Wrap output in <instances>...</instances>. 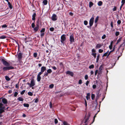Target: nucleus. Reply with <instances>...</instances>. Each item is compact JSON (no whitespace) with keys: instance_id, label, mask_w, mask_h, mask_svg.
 <instances>
[{"instance_id":"1","label":"nucleus","mask_w":125,"mask_h":125,"mask_svg":"<svg viewBox=\"0 0 125 125\" xmlns=\"http://www.w3.org/2000/svg\"><path fill=\"white\" fill-rule=\"evenodd\" d=\"M90 116V114L88 113L87 115H86L84 118V120H85L84 123H86L89 121V119Z\"/></svg>"},{"instance_id":"2","label":"nucleus","mask_w":125,"mask_h":125,"mask_svg":"<svg viewBox=\"0 0 125 125\" xmlns=\"http://www.w3.org/2000/svg\"><path fill=\"white\" fill-rule=\"evenodd\" d=\"M13 67L10 66H8V67H4L3 69L4 71L9 70L10 69H13Z\"/></svg>"},{"instance_id":"3","label":"nucleus","mask_w":125,"mask_h":125,"mask_svg":"<svg viewBox=\"0 0 125 125\" xmlns=\"http://www.w3.org/2000/svg\"><path fill=\"white\" fill-rule=\"evenodd\" d=\"M125 45V41H124L123 42V44H121L120 46V47H119L117 49V50L115 52V54H117L118 53H119V49L120 47L122 46H124Z\"/></svg>"},{"instance_id":"4","label":"nucleus","mask_w":125,"mask_h":125,"mask_svg":"<svg viewBox=\"0 0 125 125\" xmlns=\"http://www.w3.org/2000/svg\"><path fill=\"white\" fill-rule=\"evenodd\" d=\"M66 40L65 35L64 34L62 35L61 37V42L63 43Z\"/></svg>"},{"instance_id":"5","label":"nucleus","mask_w":125,"mask_h":125,"mask_svg":"<svg viewBox=\"0 0 125 125\" xmlns=\"http://www.w3.org/2000/svg\"><path fill=\"white\" fill-rule=\"evenodd\" d=\"M94 18L92 17L90 19L89 22V24L90 26H92L94 22Z\"/></svg>"},{"instance_id":"6","label":"nucleus","mask_w":125,"mask_h":125,"mask_svg":"<svg viewBox=\"0 0 125 125\" xmlns=\"http://www.w3.org/2000/svg\"><path fill=\"white\" fill-rule=\"evenodd\" d=\"M46 67L44 66H42L41 67V72H40L39 73L40 74H42L44 71L46 70Z\"/></svg>"},{"instance_id":"7","label":"nucleus","mask_w":125,"mask_h":125,"mask_svg":"<svg viewBox=\"0 0 125 125\" xmlns=\"http://www.w3.org/2000/svg\"><path fill=\"white\" fill-rule=\"evenodd\" d=\"M3 64L5 66H10V64L5 61L3 60H2Z\"/></svg>"},{"instance_id":"8","label":"nucleus","mask_w":125,"mask_h":125,"mask_svg":"<svg viewBox=\"0 0 125 125\" xmlns=\"http://www.w3.org/2000/svg\"><path fill=\"white\" fill-rule=\"evenodd\" d=\"M57 17L56 15L55 14H54L52 15V19L53 21H55L57 20Z\"/></svg>"},{"instance_id":"9","label":"nucleus","mask_w":125,"mask_h":125,"mask_svg":"<svg viewBox=\"0 0 125 125\" xmlns=\"http://www.w3.org/2000/svg\"><path fill=\"white\" fill-rule=\"evenodd\" d=\"M35 85V83L33 80H32L31 82V83L30 84V87L34 86Z\"/></svg>"},{"instance_id":"10","label":"nucleus","mask_w":125,"mask_h":125,"mask_svg":"<svg viewBox=\"0 0 125 125\" xmlns=\"http://www.w3.org/2000/svg\"><path fill=\"white\" fill-rule=\"evenodd\" d=\"M102 44H97L95 48L96 49L99 48L103 46Z\"/></svg>"},{"instance_id":"11","label":"nucleus","mask_w":125,"mask_h":125,"mask_svg":"<svg viewBox=\"0 0 125 125\" xmlns=\"http://www.w3.org/2000/svg\"><path fill=\"white\" fill-rule=\"evenodd\" d=\"M41 74H40V73H39L37 75V81L38 82H40V81L41 79V77L40 75H41Z\"/></svg>"},{"instance_id":"12","label":"nucleus","mask_w":125,"mask_h":125,"mask_svg":"<svg viewBox=\"0 0 125 125\" xmlns=\"http://www.w3.org/2000/svg\"><path fill=\"white\" fill-rule=\"evenodd\" d=\"M2 101L3 103L4 104H7V100L5 98L2 99Z\"/></svg>"},{"instance_id":"13","label":"nucleus","mask_w":125,"mask_h":125,"mask_svg":"<svg viewBox=\"0 0 125 125\" xmlns=\"http://www.w3.org/2000/svg\"><path fill=\"white\" fill-rule=\"evenodd\" d=\"M22 54L21 53H19L18 54V57L19 60L21 59L22 58Z\"/></svg>"},{"instance_id":"14","label":"nucleus","mask_w":125,"mask_h":125,"mask_svg":"<svg viewBox=\"0 0 125 125\" xmlns=\"http://www.w3.org/2000/svg\"><path fill=\"white\" fill-rule=\"evenodd\" d=\"M115 46H114V48H113V50H111V51H110L108 53V54H107V56H109L110 54H111V53L112 52H113L115 50Z\"/></svg>"},{"instance_id":"15","label":"nucleus","mask_w":125,"mask_h":125,"mask_svg":"<svg viewBox=\"0 0 125 125\" xmlns=\"http://www.w3.org/2000/svg\"><path fill=\"white\" fill-rule=\"evenodd\" d=\"M113 43V42L112 41L111 42L110 45L109 46V48L110 50H111L112 49Z\"/></svg>"},{"instance_id":"16","label":"nucleus","mask_w":125,"mask_h":125,"mask_svg":"<svg viewBox=\"0 0 125 125\" xmlns=\"http://www.w3.org/2000/svg\"><path fill=\"white\" fill-rule=\"evenodd\" d=\"M103 2L101 1H98L97 3V4L98 6H102L103 4Z\"/></svg>"},{"instance_id":"17","label":"nucleus","mask_w":125,"mask_h":125,"mask_svg":"<svg viewBox=\"0 0 125 125\" xmlns=\"http://www.w3.org/2000/svg\"><path fill=\"white\" fill-rule=\"evenodd\" d=\"M100 95L99 94V93L97 94V96L96 97L95 101L97 103V100L100 97Z\"/></svg>"},{"instance_id":"18","label":"nucleus","mask_w":125,"mask_h":125,"mask_svg":"<svg viewBox=\"0 0 125 125\" xmlns=\"http://www.w3.org/2000/svg\"><path fill=\"white\" fill-rule=\"evenodd\" d=\"M109 52V51H108L104 53L102 56V57L106 56H107V54Z\"/></svg>"},{"instance_id":"19","label":"nucleus","mask_w":125,"mask_h":125,"mask_svg":"<svg viewBox=\"0 0 125 125\" xmlns=\"http://www.w3.org/2000/svg\"><path fill=\"white\" fill-rule=\"evenodd\" d=\"M103 68V66L102 65H101L100 66L99 68V71H102V70Z\"/></svg>"},{"instance_id":"20","label":"nucleus","mask_w":125,"mask_h":125,"mask_svg":"<svg viewBox=\"0 0 125 125\" xmlns=\"http://www.w3.org/2000/svg\"><path fill=\"white\" fill-rule=\"evenodd\" d=\"M74 39L73 36L71 35V43L72 42H74Z\"/></svg>"},{"instance_id":"21","label":"nucleus","mask_w":125,"mask_h":125,"mask_svg":"<svg viewBox=\"0 0 125 125\" xmlns=\"http://www.w3.org/2000/svg\"><path fill=\"white\" fill-rule=\"evenodd\" d=\"M39 28V26L38 25H37L36 27L34 28V30L35 31H36L38 30Z\"/></svg>"},{"instance_id":"22","label":"nucleus","mask_w":125,"mask_h":125,"mask_svg":"<svg viewBox=\"0 0 125 125\" xmlns=\"http://www.w3.org/2000/svg\"><path fill=\"white\" fill-rule=\"evenodd\" d=\"M93 3L92 2H90L89 3V7L90 8H91L93 5Z\"/></svg>"},{"instance_id":"23","label":"nucleus","mask_w":125,"mask_h":125,"mask_svg":"<svg viewBox=\"0 0 125 125\" xmlns=\"http://www.w3.org/2000/svg\"><path fill=\"white\" fill-rule=\"evenodd\" d=\"M100 54H98L97 56V58L96 61V63H97L98 62V61L100 58Z\"/></svg>"},{"instance_id":"24","label":"nucleus","mask_w":125,"mask_h":125,"mask_svg":"<svg viewBox=\"0 0 125 125\" xmlns=\"http://www.w3.org/2000/svg\"><path fill=\"white\" fill-rule=\"evenodd\" d=\"M36 14L35 13H34L32 15V20H34L35 19V16Z\"/></svg>"},{"instance_id":"25","label":"nucleus","mask_w":125,"mask_h":125,"mask_svg":"<svg viewBox=\"0 0 125 125\" xmlns=\"http://www.w3.org/2000/svg\"><path fill=\"white\" fill-rule=\"evenodd\" d=\"M90 95L89 93L87 94V95L86 96V98L87 100H88L90 98Z\"/></svg>"},{"instance_id":"26","label":"nucleus","mask_w":125,"mask_h":125,"mask_svg":"<svg viewBox=\"0 0 125 125\" xmlns=\"http://www.w3.org/2000/svg\"><path fill=\"white\" fill-rule=\"evenodd\" d=\"M4 109L0 108V114H2L3 112H4Z\"/></svg>"},{"instance_id":"27","label":"nucleus","mask_w":125,"mask_h":125,"mask_svg":"<svg viewBox=\"0 0 125 125\" xmlns=\"http://www.w3.org/2000/svg\"><path fill=\"white\" fill-rule=\"evenodd\" d=\"M99 111H98V112H97V113L95 115H94V119H93V122L91 123V124L90 125H91V124H92V123H93L94 122V120H95V118L96 116V115L98 113Z\"/></svg>"},{"instance_id":"28","label":"nucleus","mask_w":125,"mask_h":125,"mask_svg":"<svg viewBox=\"0 0 125 125\" xmlns=\"http://www.w3.org/2000/svg\"><path fill=\"white\" fill-rule=\"evenodd\" d=\"M48 1L47 0H44L43 1V3L44 5H46L47 4Z\"/></svg>"},{"instance_id":"29","label":"nucleus","mask_w":125,"mask_h":125,"mask_svg":"<svg viewBox=\"0 0 125 125\" xmlns=\"http://www.w3.org/2000/svg\"><path fill=\"white\" fill-rule=\"evenodd\" d=\"M0 108L4 109V107L3 106V104L1 103H0Z\"/></svg>"},{"instance_id":"30","label":"nucleus","mask_w":125,"mask_h":125,"mask_svg":"<svg viewBox=\"0 0 125 125\" xmlns=\"http://www.w3.org/2000/svg\"><path fill=\"white\" fill-rule=\"evenodd\" d=\"M99 17L98 16H97L96 18L95 19V23H96L98 21V19H99Z\"/></svg>"},{"instance_id":"31","label":"nucleus","mask_w":125,"mask_h":125,"mask_svg":"<svg viewBox=\"0 0 125 125\" xmlns=\"http://www.w3.org/2000/svg\"><path fill=\"white\" fill-rule=\"evenodd\" d=\"M92 55L94 56V58H96V53H92Z\"/></svg>"},{"instance_id":"32","label":"nucleus","mask_w":125,"mask_h":125,"mask_svg":"<svg viewBox=\"0 0 125 125\" xmlns=\"http://www.w3.org/2000/svg\"><path fill=\"white\" fill-rule=\"evenodd\" d=\"M95 97L94 94H92L91 95V99L92 100H93L94 99Z\"/></svg>"},{"instance_id":"33","label":"nucleus","mask_w":125,"mask_h":125,"mask_svg":"<svg viewBox=\"0 0 125 125\" xmlns=\"http://www.w3.org/2000/svg\"><path fill=\"white\" fill-rule=\"evenodd\" d=\"M18 99V100H19L20 101H23V99L21 97H19Z\"/></svg>"},{"instance_id":"34","label":"nucleus","mask_w":125,"mask_h":125,"mask_svg":"<svg viewBox=\"0 0 125 125\" xmlns=\"http://www.w3.org/2000/svg\"><path fill=\"white\" fill-rule=\"evenodd\" d=\"M94 68V64H92L91 65H90L89 67V69H93Z\"/></svg>"},{"instance_id":"35","label":"nucleus","mask_w":125,"mask_h":125,"mask_svg":"<svg viewBox=\"0 0 125 125\" xmlns=\"http://www.w3.org/2000/svg\"><path fill=\"white\" fill-rule=\"evenodd\" d=\"M23 105L24 107H28L29 106V105L28 104H23Z\"/></svg>"},{"instance_id":"36","label":"nucleus","mask_w":125,"mask_h":125,"mask_svg":"<svg viewBox=\"0 0 125 125\" xmlns=\"http://www.w3.org/2000/svg\"><path fill=\"white\" fill-rule=\"evenodd\" d=\"M5 78L8 81H9L10 80V78L7 76H6L5 77Z\"/></svg>"},{"instance_id":"37","label":"nucleus","mask_w":125,"mask_h":125,"mask_svg":"<svg viewBox=\"0 0 125 125\" xmlns=\"http://www.w3.org/2000/svg\"><path fill=\"white\" fill-rule=\"evenodd\" d=\"M47 72L48 73H50L52 72V70L51 69H49L47 71Z\"/></svg>"},{"instance_id":"38","label":"nucleus","mask_w":125,"mask_h":125,"mask_svg":"<svg viewBox=\"0 0 125 125\" xmlns=\"http://www.w3.org/2000/svg\"><path fill=\"white\" fill-rule=\"evenodd\" d=\"M63 125H70V124H68L66 122L64 121L63 122Z\"/></svg>"},{"instance_id":"39","label":"nucleus","mask_w":125,"mask_h":125,"mask_svg":"<svg viewBox=\"0 0 125 125\" xmlns=\"http://www.w3.org/2000/svg\"><path fill=\"white\" fill-rule=\"evenodd\" d=\"M6 38V37L4 35H2L0 37V39H4L5 38Z\"/></svg>"},{"instance_id":"40","label":"nucleus","mask_w":125,"mask_h":125,"mask_svg":"<svg viewBox=\"0 0 125 125\" xmlns=\"http://www.w3.org/2000/svg\"><path fill=\"white\" fill-rule=\"evenodd\" d=\"M84 24L85 25H87L88 24V21H84Z\"/></svg>"},{"instance_id":"41","label":"nucleus","mask_w":125,"mask_h":125,"mask_svg":"<svg viewBox=\"0 0 125 125\" xmlns=\"http://www.w3.org/2000/svg\"><path fill=\"white\" fill-rule=\"evenodd\" d=\"M119 33H120L119 31H116L115 33L116 36H118L119 34Z\"/></svg>"},{"instance_id":"42","label":"nucleus","mask_w":125,"mask_h":125,"mask_svg":"<svg viewBox=\"0 0 125 125\" xmlns=\"http://www.w3.org/2000/svg\"><path fill=\"white\" fill-rule=\"evenodd\" d=\"M103 50L100 49H99L98 50L99 52V53H102L103 52Z\"/></svg>"},{"instance_id":"43","label":"nucleus","mask_w":125,"mask_h":125,"mask_svg":"<svg viewBox=\"0 0 125 125\" xmlns=\"http://www.w3.org/2000/svg\"><path fill=\"white\" fill-rule=\"evenodd\" d=\"M121 40V38H120L119 39H118L117 41V42L116 43V44H117L119 42H120Z\"/></svg>"},{"instance_id":"44","label":"nucleus","mask_w":125,"mask_h":125,"mask_svg":"<svg viewBox=\"0 0 125 125\" xmlns=\"http://www.w3.org/2000/svg\"><path fill=\"white\" fill-rule=\"evenodd\" d=\"M54 86V85L53 84H51L49 86V87L51 88H52Z\"/></svg>"},{"instance_id":"45","label":"nucleus","mask_w":125,"mask_h":125,"mask_svg":"<svg viewBox=\"0 0 125 125\" xmlns=\"http://www.w3.org/2000/svg\"><path fill=\"white\" fill-rule=\"evenodd\" d=\"M37 53L35 52L33 54V56L35 57H36L37 56Z\"/></svg>"},{"instance_id":"46","label":"nucleus","mask_w":125,"mask_h":125,"mask_svg":"<svg viewBox=\"0 0 125 125\" xmlns=\"http://www.w3.org/2000/svg\"><path fill=\"white\" fill-rule=\"evenodd\" d=\"M82 83V80L81 79L79 80L78 81V83L80 84H81Z\"/></svg>"},{"instance_id":"47","label":"nucleus","mask_w":125,"mask_h":125,"mask_svg":"<svg viewBox=\"0 0 125 125\" xmlns=\"http://www.w3.org/2000/svg\"><path fill=\"white\" fill-rule=\"evenodd\" d=\"M106 37V35L105 34H104L102 37V39H105Z\"/></svg>"},{"instance_id":"48","label":"nucleus","mask_w":125,"mask_h":125,"mask_svg":"<svg viewBox=\"0 0 125 125\" xmlns=\"http://www.w3.org/2000/svg\"><path fill=\"white\" fill-rule=\"evenodd\" d=\"M85 80H87L88 79V76L87 75H86L85 76Z\"/></svg>"},{"instance_id":"49","label":"nucleus","mask_w":125,"mask_h":125,"mask_svg":"<svg viewBox=\"0 0 125 125\" xmlns=\"http://www.w3.org/2000/svg\"><path fill=\"white\" fill-rule=\"evenodd\" d=\"M28 94L30 96H32L33 95L32 93L31 92H28Z\"/></svg>"},{"instance_id":"50","label":"nucleus","mask_w":125,"mask_h":125,"mask_svg":"<svg viewBox=\"0 0 125 125\" xmlns=\"http://www.w3.org/2000/svg\"><path fill=\"white\" fill-rule=\"evenodd\" d=\"M25 92V90H23L21 92V94H22V95Z\"/></svg>"},{"instance_id":"51","label":"nucleus","mask_w":125,"mask_h":125,"mask_svg":"<svg viewBox=\"0 0 125 125\" xmlns=\"http://www.w3.org/2000/svg\"><path fill=\"white\" fill-rule=\"evenodd\" d=\"M111 26V27L112 28L113 27V21H112L111 22V24H110Z\"/></svg>"},{"instance_id":"52","label":"nucleus","mask_w":125,"mask_h":125,"mask_svg":"<svg viewBox=\"0 0 125 125\" xmlns=\"http://www.w3.org/2000/svg\"><path fill=\"white\" fill-rule=\"evenodd\" d=\"M54 29L52 27L50 28V30L51 31H53L54 30Z\"/></svg>"},{"instance_id":"53","label":"nucleus","mask_w":125,"mask_h":125,"mask_svg":"<svg viewBox=\"0 0 125 125\" xmlns=\"http://www.w3.org/2000/svg\"><path fill=\"white\" fill-rule=\"evenodd\" d=\"M117 23L118 24H120L121 23V21L120 20H119L117 21Z\"/></svg>"},{"instance_id":"54","label":"nucleus","mask_w":125,"mask_h":125,"mask_svg":"<svg viewBox=\"0 0 125 125\" xmlns=\"http://www.w3.org/2000/svg\"><path fill=\"white\" fill-rule=\"evenodd\" d=\"M122 53H121L120 54V55H119L117 58V60H119V57H120L122 55Z\"/></svg>"},{"instance_id":"55","label":"nucleus","mask_w":125,"mask_h":125,"mask_svg":"<svg viewBox=\"0 0 125 125\" xmlns=\"http://www.w3.org/2000/svg\"><path fill=\"white\" fill-rule=\"evenodd\" d=\"M92 52H96V50L94 49H93L92 50Z\"/></svg>"},{"instance_id":"56","label":"nucleus","mask_w":125,"mask_h":125,"mask_svg":"<svg viewBox=\"0 0 125 125\" xmlns=\"http://www.w3.org/2000/svg\"><path fill=\"white\" fill-rule=\"evenodd\" d=\"M18 94V93L17 92H15L14 94V96L15 97H16L17 96V95Z\"/></svg>"},{"instance_id":"57","label":"nucleus","mask_w":125,"mask_h":125,"mask_svg":"<svg viewBox=\"0 0 125 125\" xmlns=\"http://www.w3.org/2000/svg\"><path fill=\"white\" fill-rule=\"evenodd\" d=\"M55 123V124H57L58 122V121L57 119H55L54 120Z\"/></svg>"},{"instance_id":"58","label":"nucleus","mask_w":125,"mask_h":125,"mask_svg":"<svg viewBox=\"0 0 125 125\" xmlns=\"http://www.w3.org/2000/svg\"><path fill=\"white\" fill-rule=\"evenodd\" d=\"M89 83V81H87L86 83V85L87 86H88Z\"/></svg>"},{"instance_id":"59","label":"nucleus","mask_w":125,"mask_h":125,"mask_svg":"<svg viewBox=\"0 0 125 125\" xmlns=\"http://www.w3.org/2000/svg\"><path fill=\"white\" fill-rule=\"evenodd\" d=\"M92 87H93V88L94 89H95L96 88V85H95V84L93 85Z\"/></svg>"},{"instance_id":"60","label":"nucleus","mask_w":125,"mask_h":125,"mask_svg":"<svg viewBox=\"0 0 125 125\" xmlns=\"http://www.w3.org/2000/svg\"><path fill=\"white\" fill-rule=\"evenodd\" d=\"M98 70L97 69L95 71V76L96 75V74H97L98 73Z\"/></svg>"},{"instance_id":"61","label":"nucleus","mask_w":125,"mask_h":125,"mask_svg":"<svg viewBox=\"0 0 125 125\" xmlns=\"http://www.w3.org/2000/svg\"><path fill=\"white\" fill-rule=\"evenodd\" d=\"M45 31V29L44 28H43L41 30V32H44Z\"/></svg>"},{"instance_id":"62","label":"nucleus","mask_w":125,"mask_h":125,"mask_svg":"<svg viewBox=\"0 0 125 125\" xmlns=\"http://www.w3.org/2000/svg\"><path fill=\"white\" fill-rule=\"evenodd\" d=\"M85 106L86 107L87 106V102L85 100Z\"/></svg>"},{"instance_id":"63","label":"nucleus","mask_w":125,"mask_h":125,"mask_svg":"<svg viewBox=\"0 0 125 125\" xmlns=\"http://www.w3.org/2000/svg\"><path fill=\"white\" fill-rule=\"evenodd\" d=\"M2 28H6L7 27V26L6 24H5L2 25Z\"/></svg>"},{"instance_id":"64","label":"nucleus","mask_w":125,"mask_h":125,"mask_svg":"<svg viewBox=\"0 0 125 125\" xmlns=\"http://www.w3.org/2000/svg\"><path fill=\"white\" fill-rule=\"evenodd\" d=\"M125 2V0H122L121 1V3L123 4H124Z\"/></svg>"}]
</instances>
